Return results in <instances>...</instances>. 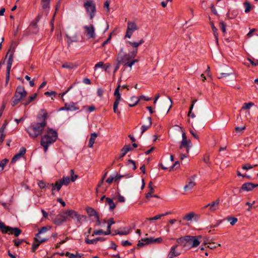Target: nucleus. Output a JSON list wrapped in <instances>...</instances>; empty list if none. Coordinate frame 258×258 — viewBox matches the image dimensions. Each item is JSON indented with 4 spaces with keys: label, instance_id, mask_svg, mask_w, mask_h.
Returning <instances> with one entry per match:
<instances>
[{
    "label": "nucleus",
    "instance_id": "nucleus-4",
    "mask_svg": "<svg viewBox=\"0 0 258 258\" xmlns=\"http://www.w3.org/2000/svg\"><path fill=\"white\" fill-rule=\"evenodd\" d=\"M57 138V133L55 130L49 128L46 130L40 141V144L45 152H47L48 147L54 143Z\"/></svg>",
    "mask_w": 258,
    "mask_h": 258
},
{
    "label": "nucleus",
    "instance_id": "nucleus-7",
    "mask_svg": "<svg viewBox=\"0 0 258 258\" xmlns=\"http://www.w3.org/2000/svg\"><path fill=\"white\" fill-rule=\"evenodd\" d=\"M15 50V46L14 45V42H12L9 51L7 52L6 57H9L8 60V64L7 68L6 74H10V71L12 66L13 61V54Z\"/></svg>",
    "mask_w": 258,
    "mask_h": 258
},
{
    "label": "nucleus",
    "instance_id": "nucleus-10",
    "mask_svg": "<svg viewBox=\"0 0 258 258\" xmlns=\"http://www.w3.org/2000/svg\"><path fill=\"white\" fill-rule=\"evenodd\" d=\"M84 6L86 9L87 12L90 15V19L91 20L93 19L95 16V13L96 11L95 5L93 2V1H87L85 3Z\"/></svg>",
    "mask_w": 258,
    "mask_h": 258
},
{
    "label": "nucleus",
    "instance_id": "nucleus-27",
    "mask_svg": "<svg viewBox=\"0 0 258 258\" xmlns=\"http://www.w3.org/2000/svg\"><path fill=\"white\" fill-rule=\"evenodd\" d=\"M195 185L196 183L194 181L190 179L188 182L187 184H186L184 186V189L185 191L189 190L192 189L195 186Z\"/></svg>",
    "mask_w": 258,
    "mask_h": 258
},
{
    "label": "nucleus",
    "instance_id": "nucleus-38",
    "mask_svg": "<svg viewBox=\"0 0 258 258\" xmlns=\"http://www.w3.org/2000/svg\"><path fill=\"white\" fill-rule=\"evenodd\" d=\"M101 234L109 235V234H107V233H106V231H103L102 230H95L94 231L92 236H94L95 235H101Z\"/></svg>",
    "mask_w": 258,
    "mask_h": 258
},
{
    "label": "nucleus",
    "instance_id": "nucleus-47",
    "mask_svg": "<svg viewBox=\"0 0 258 258\" xmlns=\"http://www.w3.org/2000/svg\"><path fill=\"white\" fill-rule=\"evenodd\" d=\"M70 173L71 175V181L74 182L77 179L78 175L74 174V170H71Z\"/></svg>",
    "mask_w": 258,
    "mask_h": 258
},
{
    "label": "nucleus",
    "instance_id": "nucleus-17",
    "mask_svg": "<svg viewBox=\"0 0 258 258\" xmlns=\"http://www.w3.org/2000/svg\"><path fill=\"white\" fill-rule=\"evenodd\" d=\"M191 147V143L190 140H182L180 145L179 146V149H182L183 148H186V151L187 154L188 153L190 148Z\"/></svg>",
    "mask_w": 258,
    "mask_h": 258
},
{
    "label": "nucleus",
    "instance_id": "nucleus-18",
    "mask_svg": "<svg viewBox=\"0 0 258 258\" xmlns=\"http://www.w3.org/2000/svg\"><path fill=\"white\" fill-rule=\"evenodd\" d=\"M26 150L25 148L22 147L18 153H17L12 158V162L14 163L19 160L26 153Z\"/></svg>",
    "mask_w": 258,
    "mask_h": 258
},
{
    "label": "nucleus",
    "instance_id": "nucleus-24",
    "mask_svg": "<svg viewBox=\"0 0 258 258\" xmlns=\"http://www.w3.org/2000/svg\"><path fill=\"white\" fill-rule=\"evenodd\" d=\"M65 108L66 110L72 111L79 109V108L76 106V104L73 102H71L68 104H66Z\"/></svg>",
    "mask_w": 258,
    "mask_h": 258
},
{
    "label": "nucleus",
    "instance_id": "nucleus-15",
    "mask_svg": "<svg viewBox=\"0 0 258 258\" xmlns=\"http://www.w3.org/2000/svg\"><path fill=\"white\" fill-rule=\"evenodd\" d=\"M178 246L179 245L178 244H176L171 247L170 250L168 254L167 258H173L174 257L177 256L181 254V251L180 250L178 249Z\"/></svg>",
    "mask_w": 258,
    "mask_h": 258
},
{
    "label": "nucleus",
    "instance_id": "nucleus-55",
    "mask_svg": "<svg viewBox=\"0 0 258 258\" xmlns=\"http://www.w3.org/2000/svg\"><path fill=\"white\" fill-rule=\"evenodd\" d=\"M113 180H114V176L111 175L107 179L106 182L108 184H111Z\"/></svg>",
    "mask_w": 258,
    "mask_h": 258
},
{
    "label": "nucleus",
    "instance_id": "nucleus-13",
    "mask_svg": "<svg viewBox=\"0 0 258 258\" xmlns=\"http://www.w3.org/2000/svg\"><path fill=\"white\" fill-rule=\"evenodd\" d=\"M220 203V199H217L214 201L208 204L202 208L203 210H205L207 208H209V210L210 212L213 213L219 208Z\"/></svg>",
    "mask_w": 258,
    "mask_h": 258
},
{
    "label": "nucleus",
    "instance_id": "nucleus-44",
    "mask_svg": "<svg viewBox=\"0 0 258 258\" xmlns=\"http://www.w3.org/2000/svg\"><path fill=\"white\" fill-rule=\"evenodd\" d=\"M194 216H195V214L194 213H188L185 216L184 219H185L186 220H187L188 221H190L194 218Z\"/></svg>",
    "mask_w": 258,
    "mask_h": 258
},
{
    "label": "nucleus",
    "instance_id": "nucleus-12",
    "mask_svg": "<svg viewBox=\"0 0 258 258\" xmlns=\"http://www.w3.org/2000/svg\"><path fill=\"white\" fill-rule=\"evenodd\" d=\"M65 214L67 218L70 217L73 219H77L79 222H80L83 219L85 218V217L83 215H80L78 212L72 210L65 211Z\"/></svg>",
    "mask_w": 258,
    "mask_h": 258
},
{
    "label": "nucleus",
    "instance_id": "nucleus-28",
    "mask_svg": "<svg viewBox=\"0 0 258 258\" xmlns=\"http://www.w3.org/2000/svg\"><path fill=\"white\" fill-rule=\"evenodd\" d=\"M255 106L254 103L252 102L244 103L243 104V111L244 110H249V109L252 107Z\"/></svg>",
    "mask_w": 258,
    "mask_h": 258
},
{
    "label": "nucleus",
    "instance_id": "nucleus-53",
    "mask_svg": "<svg viewBox=\"0 0 258 258\" xmlns=\"http://www.w3.org/2000/svg\"><path fill=\"white\" fill-rule=\"evenodd\" d=\"M144 124H146L150 127L152 125V118L151 117H148L147 118V120L146 121V122Z\"/></svg>",
    "mask_w": 258,
    "mask_h": 258
},
{
    "label": "nucleus",
    "instance_id": "nucleus-37",
    "mask_svg": "<svg viewBox=\"0 0 258 258\" xmlns=\"http://www.w3.org/2000/svg\"><path fill=\"white\" fill-rule=\"evenodd\" d=\"M50 0H42L41 5L43 9H46L49 7Z\"/></svg>",
    "mask_w": 258,
    "mask_h": 258
},
{
    "label": "nucleus",
    "instance_id": "nucleus-2",
    "mask_svg": "<svg viewBox=\"0 0 258 258\" xmlns=\"http://www.w3.org/2000/svg\"><path fill=\"white\" fill-rule=\"evenodd\" d=\"M47 113L45 109H41L37 116V121L31 123L26 130L30 138H36L41 135L46 126Z\"/></svg>",
    "mask_w": 258,
    "mask_h": 258
},
{
    "label": "nucleus",
    "instance_id": "nucleus-51",
    "mask_svg": "<svg viewBox=\"0 0 258 258\" xmlns=\"http://www.w3.org/2000/svg\"><path fill=\"white\" fill-rule=\"evenodd\" d=\"M252 142V139L251 137H248L246 139H244L245 146H248L250 145Z\"/></svg>",
    "mask_w": 258,
    "mask_h": 258
},
{
    "label": "nucleus",
    "instance_id": "nucleus-29",
    "mask_svg": "<svg viewBox=\"0 0 258 258\" xmlns=\"http://www.w3.org/2000/svg\"><path fill=\"white\" fill-rule=\"evenodd\" d=\"M106 202L109 206L110 210H112L115 208L116 205L115 204V203L113 202V200L111 199L106 198Z\"/></svg>",
    "mask_w": 258,
    "mask_h": 258
},
{
    "label": "nucleus",
    "instance_id": "nucleus-3",
    "mask_svg": "<svg viewBox=\"0 0 258 258\" xmlns=\"http://www.w3.org/2000/svg\"><path fill=\"white\" fill-rule=\"evenodd\" d=\"M202 236H185L176 239V242L185 249H189L197 247L201 243Z\"/></svg>",
    "mask_w": 258,
    "mask_h": 258
},
{
    "label": "nucleus",
    "instance_id": "nucleus-32",
    "mask_svg": "<svg viewBox=\"0 0 258 258\" xmlns=\"http://www.w3.org/2000/svg\"><path fill=\"white\" fill-rule=\"evenodd\" d=\"M140 99L135 96H133L131 98V101L133 102V103L129 104L130 107H134L139 102Z\"/></svg>",
    "mask_w": 258,
    "mask_h": 258
},
{
    "label": "nucleus",
    "instance_id": "nucleus-34",
    "mask_svg": "<svg viewBox=\"0 0 258 258\" xmlns=\"http://www.w3.org/2000/svg\"><path fill=\"white\" fill-rule=\"evenodd\" d=\"M114 223H115V222L113 221V219L112 218H111L108 220L107 231H106V233H107V234H110L111 226L112 224H113Z\"/></svg>",
    "mask_w": 258,
    "mask_h": 258
},
{
    "label": "nucleus",
    "instance_id": "nucleus-25",
    "mask_svg": "<svg viewBox=\"0 0 258 258\" xmlns=\"http://www.w3.org/2000/svg\"><path fill=\"white\" fill-rule=\"evenodd\" d=\"M97 137V134L96 133H92L91 135V137L89 140V144H88V147L89 148H92L93 146V144L95 143V141Z\"/></svg>",
    "mask_w": 258,
    "mask_h": 258
},
{
    "label": "nucleus",
    "instance_id": "nucleus-11",
    "mask_svg": "<svg viewBox=\"0 0 258 258\" xmlns=\"http://www.w3.org/2000/svg\"><path fill=\"white\" fill-rule=\"evenodd\" d=\"M138 28L137 25L135 22H128L127 23V27L125 35V38H131L133 33L137 30Z\"/></svg>",
    "mask_w": 258,
    "mask_h": 258
},
{
    "label": "nucleus",
    "instance_id": "nucleus-57",
    "mask_svg": "<svg viewBox=\"0 0 258 258\" xmlns=\"http://www.w3.org/2000/svg\"><path fill=\"white\" fill-rule=\"evenodd\" d=\"M65 255L66 256H68L69 258H76L77 256V253L76 254H74L69 252H67Z\"/></svg>",
    "mask_w": 258,
    "mask_h": 258
},
{
    "label": "nucleus",
    "instance_id": "nucleus-45",
    "mask_svg": "<svg viewBox=\"0 0 258 258\" xmlns=\"http://www.w3.org/2000/svg\"><path fill=\"white\" fill-rule=\"evenodd\" d=\"M219 26L220 29L222 30V32L225 34L226 33V25L224 23V22H221L219 24Z\"/></svg>",
    "mask_w": 258,
    "mask_h": 258
},
{
    "label": "nucleus",
    "instance_id": "nucleus-43",
    "mask_svg": "<svg viewBox=\"0 0 258 258\" xmlns=\"http://www.w3.org/2000/svg\"><path fill=\"white\" fill-rule=\"evenodd\" d=\"M5 136V132H3V128H0V144L4 141Z\"/></svg>",
    "mask_w": 258,
    "mask_h": 258
},
{
    "label": "nucleus",
    "instance_id": "nucleus-61",
    "mask_svg": "<svg viewBox=\"0 0 258 258\" xmlns=\"http://www.w3.org/2000/svg\"><path fill=\"white\" fill-rule=\"evenodd\" d=\"M256 31V29H251L250 30L249 32L247 34V37L249 38V37H251L252 35H253V33L255 32Z\"/></svg>",
    "mask_w": 258,
    "mask_h": 258
},
{
    "label": "nucleus",
    "instance_id": "nucleus-64",
    "mask_svg": "<svg viewBox=\"0 0 258 258\" xmlns=\"http://www.w3.org/2000/svg\"><path fill=\"white\" fill-rule=\"evenodd\" d=\"M122 245L124 246H127L131 245V243L127 240H124L122 241Z\"/></svg>",
    "mask_w": 258,
    "mask_h": 258
},
{
    "label": "nucleus",
    "instance_id": "nucleus-23",
    "mask_svg": "<svg viewBox=\"0 0 258 258\" xmlns=\"http://www.w3.org/2000/svg\"><path fill=\"white\" fill-rule=\"evenodd\" d=\"M119 88L120 85H119L115 89V91L114 92V95L115 97V102L119 103L121 100V94L119 92Z\"/></svg>",
    "mask_w": 258,
    "mask_h": 258
},
{
    "label": "nucleus",
    "instance_id": "nucleus-20",
    "mask_svg": "<svg viewBox=\"0 0 258 258\" xmlns=\"http://www.w3.org/2000/svg\"><path fill=\"white\" fill-rule=\"evenodd\" d=\"M86 212L90 217L94 218V219L97 218V216H99L97 212L92 207L87 208Z\"/></svg>",
    "mask_w": 258,
    "mask_h": 258
},
{
    "label": "nucleus",
    "instance_id": "nucleus-41",
    "mask_svg": "<svg viewBox=\"0 0 258 258\" xmlns=\"http://www.w3.org/2000/svg\"><path fill=\"white\" fill-rule=\"evenodd\" d=\"M119 103L114 102L113 104V112L116 113L117 115H119L120 113V111L118 109V106Z\"/></svg>",
    "mask_w": 258,
    "mask_h": 258
},
{
    "label": "nucleus",
    "instance_id": "nucleus-52",
    "mask_svg": "<svg viewBox=\"0 0 258 258\" xmlns=\"http://www.w3.org/2000/svg\"><path fill=\"white\" fill-rule=\"evenodd\" d=\"M150 127L146 125L143 124L141 127V134L143 135L144 132H145L147 130H148Z\"/></svg>",
    "mask_w": 258,
    "mask_h": 258
},
{
    "label": "nucleus",
    "instance_id": "nucleus-35",
    "mask_svg": "<svg viewBox=\"0 0 258 258\" xmlns=\"http://www.w3.org/2000/svg\"><path fill=\"white\" fill-rule=\"evenodd\" d=\"M9 162V160L7 159H4L2 160L0 162V172L2 171L4 169V167L6 166Z\"/></svg>",
    "mask_w": 258,
    "mask_h": 258
},
{
    "label": "nucleus",
    "instance_id": "nucleus-30",
    "mask_svg": "<svg viewBox=\"0 0 258 258\" xmlns=\"http://www.w3.org/2000/svg\"><path fill=\"white\" fill-rule=\"evenodd\" d=\"M211 26L213 32V34L214 35L215 38L216 39V42H218V32L217 29L214 26V23L212 22H210Z\"/></svg>",
    "mask_w": 258,
    "mask_h": 258
},
{
    "label": "nucleus",
    "instance_id": "nucleus-5",
    "mask_svg": "<svg viewBox=\"0 0 258 258\" xmlns=\"http://www.w3.org/2000/svg\"><path fill=\"white\" fill-rule=\"evenodd\" d=\"M27 92L25 91L24 88L22 86H19L17 88L14 97L13 98L12 105L15 106L18 104V103L27 95Z\"/></svg>",
    "mask_w": 258,
    "mask_h": 258
},
{
    "label": "nucleus",
    "instance_id": "nucleus-16",
    "mask_svg": "<svg viewBox=\"0 0 258 258\" xmlns=\"http://www.w3.org/2000/svg\"><path fill=\"white\" fill-rule=\"evenodd\" d=\"M67 219V217L66 214H65V211L63 212L61 214L58 215L56 218L54 219V223L57 225H61L63 222L66 221Z\"/></svg>",
    "mask_w": 258,
    "mask_h": 258
},
{
    "label": "nucleus",
    "instance_id": "nucleus-6",
    "mask_svg": "<svg viewBox=\"0 0 258 258\" xmlns=\"http://www.w3.org/2000/svg\"><path fill=\"white\" fill-rule=\"evenodd\" d=\"M0 229L3 233L13 234L16 237L18 236L22 233L21 230L19 228L7 226L2 222H0Z\"/></svg>",
    "mask_w": 258,
    "mask_h": 258
},
{
    "label": "nucleus",
    "instance_id": "nucleus-58",
    "mask_svg": "<svg viewBox=\"0 0 258 258\" xmlns=\"http://www.w3.org/2000/svg\"><path fill=\"white\" fill-rule=\"evenodd\" d=\"M103 62L102 61H99V62L97 63L94 67V70L95 71L96 69L99 68H103Z\"/></svg>",
    "mask_w": 258,
    "mask_h": 258
},
{
    "label": "nucleus",
    "instance_id": "nucleus-26",
    "mask_svg": "<svg viewBox=\"0 0 258 258\" xmlns=\"http://www.w3.org/2000/svg\"><path fill=\"white\" fill-rule=\"evenodd\" d=\"M61 67L62 68H66V69H68L69 70H72V69L77 68V66L75 64L73 63L66 62L62 64Z\"/></svg>",
    "mask_w": 258,
    "mask_h": 258
},
{
    "label": "nucleus",
    "instance_id": "nucleus-1",
    "mask_svg": "<svg viewBox=\"0 0 258 258\" xmlns=\"http://www.w3.org/2000/svg\"><path fill=\"white\" fill-rule=\"evenodd\" d=\"M144 42L145 41L143 39H140L137 42L126 41V46L127 47H132V49L129 50L127 53H124L123 48L120 50L116 58L118 63L122 64L124 67L132 68V66L138 61V59H135L138 53V47L143 44Z\"/></svg>",
    "mask_w": 258,
    "mask_h": 258
},
{
    "label": "nucleus",
    "instance_id": "nucleus-22",
    "mask_svg": "<svg viewBox=\"0 0 258 258\" xmlns=\"http://www.w3.org/2000/svg\"><path fill=\"white\" fill-rule=\"evenodd\" d=\"M132 148L130 145L124 146L121 150V153L118 159H120L125 155V154L129 151L132 150Z\"/></svg>",
    "mask_w": 258,
    "mask_h": 258
},
{
    "label": "nucleus",
    "instance_id": "nucleus-33",
    "mask_svg": "<svg viewBox=\"0 0 258 258\" xmlns=\"http://www.w3.org/2000/svg\"><path fill=\"white\" fill-rule=\"evenodd\" d=\"M61 183L63 185H67L70 182V178L69 176H64L59 180Z\"/></svg>",
    "mask_w": 258,
    "mask_h": 258
},
{
    "label": "nucleus",
    "instance_id": "nucleus-31",
    "mask_svg": "<svg viewBox=\"0 0 258 258\" xmlns=\"http://www.w3.org/2000/svg\"><path fill=\"white\" fill-rule=\"evenodd\" d=\"M37 94L36 93L35 94H34L33 95L31 96H29L28 99L26 100L25 102H23V104L25 105V106H27V105H28L30 102H31L32 101H33L34 99L36 98V97L37 96Z\"/></svg>",
    "mask_w": 258,
    "mask_h": 258
},
{
    "label": "nucleus",
    "instance_id": "nucleus-14",
    "mask_svg": "<svg viewBox=\"0 0 258 258\" xmlns=\"http://www.w3.org/2000/svg\"><path fill=\"white\" fill-rule=\"evenodd\" d=\"M47 229L45 227H43L40 230H39V232L36 235V237L34 238L35 242H38L39 243H42L47 241V239L45 237H41V234H44L47 231Z\"/></svg>",
    "mask_w": 258,
    "mask_h": 258
},
{
    "label": "nucleus",
    "instance_id": "nucleus-39",
    "mask_svg": "<svg viewBox=\"0 0 258 258\" xmlns=\"http://www.w3.org/2000/svg\"><path fill=\"white\" fill-rule=\"evenodd\" d=\"M227 221L230 222L231 225L233 226L237 222V218L235 217H227L226 218Z\"/></svg>",
    "mask_w": 258,
    "mask_h": 258
},
{
    "label": "nucleus",
    "instance_id": "nucleus-8",
    "mask_svg": "<svg viewBox=\"0 0 258 258\" xmlns=\"http://www.w3.org/2000/svg\"><path fill=\"white\" fill-rule=\"evenodd\" d=\"M84 34L88 36V38L94 39L96 37L95 26L92 24L83 26Z\"/></svg>",
    "mask_w": 258,
    "mask_h": 258
},
{
    "label": "nucleus",
    "instance_id": "nucleus-60",
    "mask_svg": "<svg viewBox=\"0 0 258 258\" xmlns=\"http://www.w3.org/2000/svg\"><path fill=\"white\" fill-rule=\"evenodd\" d=\"M205 244H208V247H209L211 249H213L214 248H215L216 247V244L215 243H207V242H205Z\"/></svg>",
    "mask_w": 258,
    "mask_h": 258
},
{
    "label": "nucleus",
    "instance_id": "nucleus-46",
    "mask_svg": "<svg viewBox=\"0 0 258 258\" xmlns=\"http://www.w3.org/2000/svg\"><path fill=\"white\" fill-rule=\"evenodd\" d=\"M85 242L87 243V244H96L97 243V241H96V239L95 238L94 239H89L88 238H86L85 240Z\"/></svg>",
    "mask_w": 258,
    "mask_h": 258
},
{
    "label": "nucleus",
    "instance_id": "nucleus-9",
    "mask_svg": "<svg viewBox=\"0 0 258 258\" xmlns=\"http://www.w3.org/2000/svg\"><path fill=\"white\" fill-rule=\"evenodd\" d=\"M217 78L219 79H222L223 83L228 84L229 81H234L235 79V75L232 72L221 73L218 74Z\"/></svg>",
    "mask_w": 258,
    "mask_h": 258
},
{
    "label": "nucleus",
    "instance_id": "nucleus-50",
    "mask_svg": "<svg viewBox=\"0 0 258 258\" xmlns=\"http://www.w3.org/2000/svg\"><path fill=\"white\" fill-rule=\"evenodd\" d=\"M254 201H253L252 203L246 202L245 203V206H247V208L246 209V210L249 211L252 208V205L254 204Z\"/></svg>",
    "mask_w": 258,
    "mask_h": 258
},
{
    "label": "nucleus",
    "instance_id": "nucleus-62",
    "mask_svg": "<svg viewBox=\"0 0 258 258\" xmlns=\"http://www.w3.org/2000/svg\"><path fill=\"white\" fill-rule=\"evenodd\" d=\"M38 185L40 188H44L45 187H47V185L43 181H40L38 182Z\"/></svg>",
    "mask_w": 258,
    "mask_h": 258
},
{
    "label": "nucleus",
    "instance_id": "nucleus-49",
    "mask_svg": "<svg viewBox=\"0 0 258 258\" xmlns=\"http://www.w3.org/2000/svg\"><path fill=\"white\" fill-rule=\"evenodd\" d=\"M162 217H163V215H161V214H159V215H157L153 217L148 218L147 219V220H149V221L157 220L160 219Z\"/></svg>",
    "mask_w": 258,
    "mask_h": 258
},
{
    "label": "nucleus",
    "instance_id": "nucleus-21",
    "mask_svg": "<svg viewBox=\"0 0 258 258\" xmlns=\"http://www.w3.org/2000/svg\"><path fill=\"white\" fill-rule=\"evenodd\" d=\"M257 186H258V184H255L250 182H246L243 184V189L249 191Z\"/></svg>",
    "mask_w": 258,
    "mask_h": 258
},
{
    "label": "nucleus",
    "instance_id": "nucleus-36",
    "mask_svg": "<svg viewBox=\"0 0 258 258\" xmlns=\"http://www.w3.org/2000/svg\"><path fill=\"white\" fill-rule=\"evenodd\" d=\"M130 233V229L128 228H125L123 231H119L116 233V234L120 235H126Z\"/></svg>",
    "mask_w": 258,
    "mask_h": 258
},
{
    "label": "nucleus",
    "instance_id": "nucleus-59",
    "mask_svg": "<svg viewBox=\"0 0 258 258\" xmlns=\"http://www.w3.org/2000/svg\"><path fill=\"white\" fill-rule=\"evenodd\" d=\"M128 164H131L133 169L135 170L137 168L135 162L133 160H131V159L128 160Z\"/></svg>",
    "mask_w": 258,
    "mask_h": 258
},
{
    "label": "nucleus",
    "instance_id": "nucleus-63",
    "mask_svg": "<svg viewBox=\"0 0 258 258\" xmlns=\"http://www.w3.org/2000/svg\"><path fill=\"white\" fill-rule=\"evenodd\" d=\"M24 241V240H14V242H15V245L17 247H18Z\"/></svg>",
    "mask_w": 258,
    "mask_h": 258
},
{
    "label": "nucleus",
    "instance_id": "nucleus-48",
    "mask_svg": "<svg viewBox=\"0 0 258 258\" xmlns=\"http://www.w3.org/2000/svg\"><path fill=\"white\" fill-rule=\"evenodd\" d=\"M41 243H39L38 242H35L33 243L32 247V252H34L35 250L38 247L39 245Z\"/></svg>",
    "mask_w": 258,
    "mask_h": 258
},
{
    "label": "nucleus",
    "instance_id": "nucleus-56",
    "mask_svg": "<svg viewBox=\"0 0 258 258\" xmlns=\"http://www.w3.org/2000/svg\"><path fill=\"white\" fill-rule=\"evenodd\" d=\"M103 93H104V90L103 89H102L101 88H98L97 90V95L100 97H102Z\"/></svg>",
    "mask_w": 258,
    "mask_h": 258
},
{
    "label": "nucleus",
    "instance_id": "nucleus-54",
    "mask_svg": "<svg viewBox=\"0 0 258 258\" xmlns=\"http://www.w3.org/2000/svg\"><path fill=\"white\" fill-rule=\"evenodd\" d=\"M107 174V172H105L104 174V175L102 176V179L101 180V181L98 184L97 187H100V186H101L102 185V184L103 183L104 180L105 178L106 177Z\"/></svg>",
    "mask_w": 258,
    "mask_h": 258
},
{
    "label": "nucleus",
    "instance_id": "nucleus-40",
    "mask_svg": "<svg viewBox=\"0 0 258 258\" xmlns=\"http://www.w3.org/2000/svg\"><path fill=\"white\" fill-rule=\"evenodd\" d=\"M243 5L245 8V11H244L245 12L248 13L251 9V7L250 5V3L246 1L244 3Z\"/></svg>",
    "mask_w": 258,
    "mask_h": 258
},
{
    "label": "nucleus",
    "instance_id": "nucleus-19",
    "mask_svg": "<svg viewBox=\"0 0 258 258\" xmlns=\"http://www.w3.org/2000/svg\"><path fill=\"white\" fill-rule=\"evenodd\" d=\"M62 184L59 181H56L55 183L47 184V188H49L51 187V190L53 194V191L56 188L57 190L58 191L60 189Z\"/></svg>",
    "mask_w": 258,
    "mask_h": 258
},
{
    "label": "nucleus",
    "instance_id": "nucleus-42",
    "mask_svg": "<svg viewBox=\"0 0 258 258\" xmlns=\"http://www.w3.org/2000/svg\"><path fill=\"white\" fill-rule=\"evenodd\" d=\"M154 238L153 237H150L147 238H143L142 241H144V242H145V244H150L152 243H154Z\"/></svg>",
    "mask_w": 258,
    "mask_h": 258
}]
</instances>
